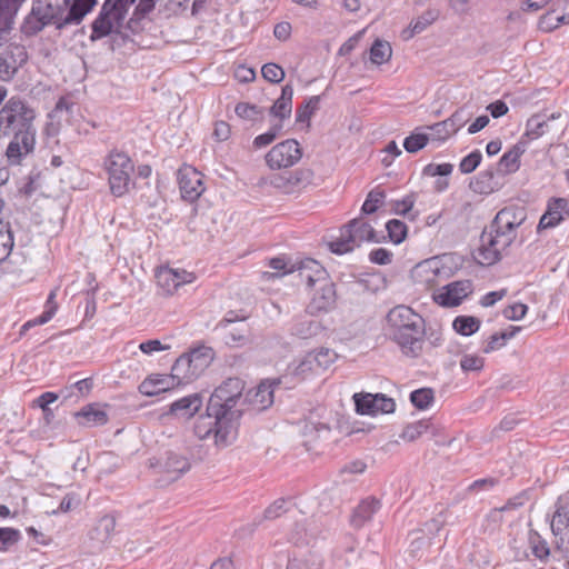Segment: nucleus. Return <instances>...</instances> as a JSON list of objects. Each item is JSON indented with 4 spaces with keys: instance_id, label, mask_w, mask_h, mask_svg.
Listing matches in <instances>:
<instances>
[{
    "instance_id": "f257e3e1",
    "label": "nucleus",
    "mask_w": 569,
    "mask_h": 569,
    "mask_svg": "<svg viewBox=\"0 0 569 569\" xmlns=\"http://www.w3.org/2000/svg\"><path fill=\"white\" fill-rule=\"evenodd\" d=\"M7 94V88L0 86V139L9 140L4 151L7 162L19 166L36 150L37 111L19 96L6 100Z\"/></svg>"
},
{
    "instance_id": "f03ea898",
    "label": "nucleus",
    "mask_w": 569,
    "mask_h": 569,
    "mask_svg": "<svg viewBox=\"0 0 569 569\" xmlns=\"http://www.w3.org/2000/svg\"><path fill=\"white\" fill-rule=\"evenodd\" d=\"M97 4L98 0H33L20 31L26 37H34L48 26H54L58 31L79 26Z\"/></svg>"
},
{
    "instance_id": "7ed1b4c3",
    "label": "nucleus",
    "mask_w": 569,
    "mask_h": 569,
    "mask_svg": "<svg viewBox=\"0 0 569 569\" xmlns=\"http://www.w3.org/2000/svg\"><path fill=\"white\" fill-rule=\"evenodd\" d=\"M390 337L399 346L401 352L417 358L422 351L425 320L410 307L399 305L387 315Z\"/></svg>"
},
{
    "instance_id": "20e7f679",
    "label": "nucleus",
    "mask_w": 569,
    "mask_h": 569,
    "mask_svg": "<svg viewBox=\"0 0 569 569\" xmlns=\"http://www.w3.org/2000/svg\"><path fill=\"white\" fill-rule=\"evenodd\" d=\"M137 0H116L114 2L104 1L100 12L91 23V42L98 41L113 33H120L128 9ZM157 0H139L136 12L146 16L156 7Z\"/></svg>"
},
{
    "instance_id": "39448f33",
    "label": "nucleus",
    "mask_w": 569,
    "mask_h": 569,
    "mask_svg": "<svg viewBox=\"0 0 569 569\" xmlns=\"http://www.w3.org/2000/svg\"><path fill=\"white\" fill-rule=\"evenodd\" d=\"M236 423L226 416V411L211 410L207 402L204 413L199 415L194 422L193 432L200 440L212 437L217 447H227L231 443V432Z\"/></svg>"
},
{
    "instance_id": "423d86ee",
    "label": "nucleus",
    "mask_w": 569,
    "mask_h": 569,
    "mask_svg": "<svg viewBox=\"0 0 569 569\" xmlns=\"http://www.w3.org/2000/svg\"><path fill=\"white\" fill-rule=\"evenodd\" d=\"M380 242V238L372 226L362 218L349 221L340 229V237L328 243L329 250L336 254H345L353 251L362 242Z\"/></svg>"
},
{
    "instance_id": "0eeeda50",
    "label": "nucleus",
    "mask_w": 569,
    "mask_h": 569,
    "mask_svg": "<svg viewBox=\"0 0 569 569\" xmlns=\"http://www.w3.org/2000/svg\"><path fill=\"white\" fill-rule=\"evenodd\" d=\"M110 192L114 197H123L133 186L131 174L134 170L131 158L123 151L111 150L104 158Z\"/></svg>"
},
{
    "instance_id": "6e6552de",
    "label": "nucleus",
    "mask_w": 569,
    "mask_h": 569,
    "mask_svg": "<svg viewBox=\"0 0 569 569\" xmlns=\"http://www.w3.org/2000/svg\"><path fill=\"white\" fill-rule=\"evenodd\" d=\"M244 387V381L238 377H231L222 381L208 399L211 410L226 411V416L237 422L243 412L242 409L237 408V405L242 399Z\"/></svg>"
},
{
    "instance_id": "1a4fd4ad",
    "label": "nucleus",
    "mask_w": 569,
    "mask_h": 569,
    "mask_svg": "<svg viewBox=\"0 0 569 569\" xmlns=\"http://www.w3.org/2000/svg\"><path fill=\"white\" fill-rule=\"evenodd\" d=\"M516 238L501 230H483L478 248V262L482 266H491L498 262L502 253L512 244Z\"/></svg>"
},
{
    "instance_id": "9d476101",
    "label": "nucleus",
    "mask_w": 569,
    "mask_h": 569,
    "mask_svg": "<svg viewBox=\"0 0 569 569\" xmlns=\"http://www.w3.org/2000/svg\"><path fill=\"white\" fill-rule=\"evenodd\" d=\"M149 465L156 472L164 475L168 481H176L190 470L191 460L184 453L168 450L160 458L150 459Z\"/></svg>"
},
{
    "instance_id": "9b49d317",
    "label": "nucleus",
    "mask_w": 569,
    "mask_h": 569,
    "mask_svg": "<svg viewBox=\"0 0 569 569\" xmlns=\"http://www.w3.org/2000/svg\"><path fill=\"white\" fill-rule=\"evenodd\" d=\"M264 158L272 170L290 168L302 158V148L296 139H287L273 146Z\"/></svg>"
},
{
    "instance_id": "f8f14e48",
    "label": "nucleus",
    "mask_w": 569,
    "mask_h": 569,
    "mask_svg": "<svg viewBox=\"0 0 569 569\" xmlns=\"http://www.w3.org/2000/svg\"><path fill=\"white\" fill-rule=\"evenodd\" d=\"M472 281L469 279L452 281L443 286L441 291L435 293L433 300L442 307H457L472 293Z\"/></svg>"
},
{
    "instance_id": "ddd939ff",
    "label": "nucleus",
    "mask_w": 569,
    "mask_h": 569,
    "mask_svg": "<svg viewBox=\"0 0 569 569\" xmlns=\"http://www.w3.org/2000/svg\"><path fill=\"white\" fill-rule=\"evenodd\" d=\"M315 173L309 168H300L287 174H279L272 179V184L286 194L300 192L310 186Z\"/></svg>"
},
{
    "instance_id": "4468645a",
    "label": "nucleus",
    "mask_w": 569,
    "mask_h": 569,
    "mask_svg": "<svg viewBox=\"0 0 569 569\" xmlns=\"http://www.w3.org/2000/svg\"><path fill=\"white\" fill-rule=\"evenodd\" d=\"M179 188L182 199L193 202L204 191L202 174L192 167H184L178 171Z\"/></svg>"
},
{
    "instance_id": "2eb2a0df",
    "label": "nucleus",
    "mask_w": 569,
    "mask_h": 569,
    "mask_svg": "<svg viewBox=\"0 0 569 569\" xmlns=\"http://www.w3.org/2000/svg\"><path fill=\"white\" fill-rule=\"evenodd\" d=\"M281 382L280 379L261 381L256 388L249 390L243 402L248 403L254 411H263L272 406L274 387Z\"/></svg>"
},
{
    "instance_id": "dca6fc26",
    "label": "nucleus",
    "mask_w": 569,
    "mask_h": 569,
    "mask_svg": "<svg viewBox=\"0 0 569 569\" xmlns=\"http://www.w3.org/2000/svg\"><path fill=\"white\" fill-rule=\"evenodd\" d=\"M569 217V199L552 198L549 200L547 210L540 218L538 230L555 228Z\"/></svg>"
},
{
    "instance_id": "f3484780",
    "label": "nucleus",
    "mask_w": 569,
    "mask_h": 569,
    "mask_svg": "<svg viewBox=\"0 0 569 569\" xmlns=\"http://www.w3.org/2000/svg\"><path fill=\"white\" fill-rule=\"evenodd\" d=\"M311 298L310 312H320L330 310L336 303V289L333 282L327 277L323 282L318 283Z\"/></svg>"
},
{
    "instance_id": "a211bd4d",
    "label": "nucleus",
    "mask_w": 569,
    "mask_h": 569,
    "mask_svg": "<svg viewBox=\"0 0 569 569\" xmlns=\"http://www.w3.org/2000/svg\"><path fill=\"white\" fill-rule=\"evenodd\" d=\"M201 363L190 359L187 353L181 355L171 368L170 379L176 380L177 385L189 383L201 373Z\"/></svg>"
},
{
    "instance_id": "6ab92c4d",
    "label": "nucleus",
    "mask_w": 569,
    "mask_h": 569,
    "mask_svg": "<svg viewBox=\"0 0 569 569\" xmlns=\"http://www.w3.org/2000/svg\"><path fill=\"white\" fill-rule=\"evenodd\" d=\"M158 284L167 292L173 293L180 286L191 283L194 274L186 270L161 268L156 273Z\"/></svg>"
},
{
    "instance_id": "aec40b11",
    "label": "nucleus",
    "mask_w": 569,
    "mask_h": 569,
    "mask_svg": "<svg viewBox=\"0 0 569 569\" xmlns=\"http://www.w3.org/2000/svg\"><path fill=\"white\" fill-rule=\"evenodd\" d=\"M295 271L301 281H305L309 288L316 287L318 283L323 282L328 277L326 269L315 259L306 258L296 261Z\"/></svg>"
},
{
    "instance_id": "412c9836",
    "label": "nucleus",
    "mask_w": 569,
    "mask_h": 569,
    "mask_svg": "<svg viewBox=\"0 0 569 569\" xmlns=\"http://www.w3.org/2000/svg\"><path fill=\"white\" fill-rule=\"evenodd\" d=\"M203 406L201 393H191L173 401L167 411V415L177 418L190 419L194 417Z\"/></svg>"
},
{
    "instance_id": "4be33fe9",
    "label": "nucleus",
    "mask_w": 569,
    "mask_h": 569,
    "mask_svg": "<svg viewBox=\"0 0 569 569\" xmlns=\"http://www.w3.org/2000/svg\"><path fill=\"white\" fill-rule=\"evenodd\" d=\"M550 527L555 537H560L556 541L557 548H560L565 541L563 535L569 536V497L558 499Z\"/></svg>"
},
{
    "instance_id": "5701e85b",
    "label": "nucleus",
    "mask_w": 569,
    "mask_h": 569,
    "mask_svg": "<svg viewBox=\"0 0 569 569\" xmlns=\"http://www.w3.org/2000/svg\"><path fill=\"white\" fill-rule=\"evenodd\" d=\"M103 407L100 403L86 405L74 413L78 425L87 428L104 426L109 417Z\"/></svg>"
},
{
    "instance_id": "b1692460",
    "label": "nucleus",
    "mask_w": 569,
    "mask_h": 569,
    "mask_svg": "<svg viewBox=\"0 0 569 569\" xmlns=\"http://www.w3.org/2000/svg\"><path fill=\"white\" fill-rule=\"evenodd\" d=\"M526 144L521 139L505 152L497 163V171L501 174L516 172L520 167V157L526 152Z\"/></svg>"
},
{
    "instance_id": "393cba45",
    "label": "nucleus",
    "mask_w": 569,
    "mask_h": 569,
    "mask_svg": "<svg viewBox=\"0 0 569 569\" xmlns=\"http://www.w3.org/2000/svg\"><path fill=\"white\" fill-rule=\"evenodd\" d=\"M381 503L378 499L369 497L363 499L353 510L350 523L353 528H361L366 522L372 519L373 515L380 509Z\"/></svg>"
},
{
    "instance_id": "a878e982",
    "label": "nucleus",
    "mask_w": 569,
    "mask_h": 569,
    "mask_svg": "<svg viewBox=\"0 0 569 569\" xmlns=\"http://www.w3.org/2000/svg\"><path fill=\"white\" fill-rule=\"evenodd\" d=\"M292 98L293 87L287 83L281 89L280 97L273 102L269 109V114L279 119L282 123L284 119H288L292 112Z\"/></svg>"
},
{
    "instance_id": "bb28decb",
    "label": "nucleus",
    "mask_w": 569,
    "mask_h": 569,
    "mask_svg": "<svg viewBox=\"0 0 569 569\" xmlns=\"http://www.w3.org/2000/svg\"><path fill=\"white\" fill-rule=\"evenodd\" d=\"M440 12L438 9H428L416 20H412L407 29L401 32L403 40H410L416 34L423 32L429 26L438 20Z\"/></svg>"
},
{
    "instance_id": "cd10ccee",
    "label": "nucleus",
    "mask_w": 569,
    "mask_h": 569,
    "mask_svg": "<svg viewBox=\"0 0 569 569\" xmlns=\"http://www.w3.org/2000/svg\"><path fill=\"white\" fill-rule=\"evenodd\" d=\"M493 168L479 172L469 183V188L479 194H489L497 189Z\"/></svg>"
},
{
    "instance_id": "c85d7f7f",
    "label": "nucleus",
    "mask_w": 569,
    "mask_h": 569,
    "mask_svg": "<svg viewBox=\"0 0 569 569\" xmlns=\"http://www.w3.org/2000/svg\"><path fill=\"white\" fill-rule=\"evenodd\" d=\"M169 380L167 376L151 375L140 383L139 391L148 397L157 396L170 389Z\"/></svg>"
},
{
    "instance_id": "c756f323",
    "label": "nucleus",
    "mask_w": 569,
    "mask_h": 569,
    "mask_svg": "<svg viewBox=\"0 0 569 569\" xmlns=\"http://www.w3.org/2000/svg\"><path fill=\"white\" fill-rule=\"evenodd\" d=\"M26 0H0V24L9 26L13 30L18 11Z\"/></svg>"
},
{
    "instance_id": "7c9ffc66",
    "label": "nucleus",
    "mask_w": 569,
    "mask_h": 569,
    "mask_svg": "<svg viewBox=\"0 0 569 569\" xmlns=\"http://www.w3.org/2000/svg\"><path fill=\"white\" fill-rule=\"evenodd\" d=\"M528 543L532 555L540 561H547L550 556L548 541L536 530H530Z\"/></svg>"
},
{
    "instance_id": "2f4dec72",
    "label": "nucleus",
    "mask_w": 569,
    "mask_h": 569,
    "mask_svg": "<svg viewBox=\"0 0 569 569\" xmlns=\"http://www.w3.org/2000/svg\"><path fill=\"white\" fill-rule=\"evenodd\" d=\"M116 529V518L112 515L101 517L94 529L92 530L91 538L97 539L99 542L108 541L113 535Z\"/></svg>"
},
{
    "instance_id": "473e14b6",
    "label": "nucleus",
    "mask_w": 569,
    "mask_h": 569,
    "mask_svg": "<svg viewBox=\"0 0 569 569\" xmlns=\"http://www.w3.org/2000/svg\"><path fill=\"white\" fill-rule=\"evenodd\" d=\"M14 246V237L9 221H0V263L8 259Z\"/></svg>"
},
{
    "instance_id": "72a5a7b5",
    "label": "nucleus",
    "mask_w": 569,
    "mask_h": 569,
    "mask_svg": "<svg viewBox=\"0 0 569 569\" xmlns=\"http://www.w3.org/2000/svg\"><path fill=\"white\" fill-rule=\"evenodd\" d=\"M321 96H312L303 101L301 106L296 109V122L303 123L310 121V118L319 109Z\"/></svg>"
},
{
    "instance_id": "f704fd0d",
    "label": "nucleus",
    "mask_w": 569,
    "mask_h": 569,
    "mask_svg": "<svg viewBox=\"0 0 569 569\" xmlns=\"http://www.w3.org/2000/svg\"><path fill=\"white\" fill-rule=\"evenodd\" d=\"M19 70V66L16 63L14 52L6 51L0 53V79L2 81H11Z\"/></svg>"
},
{
    "instance_id": "c9c22d12",
    "label": "nucleus",
    "mask_w": 569,
    "mask_h": 569,
    "mask_svg": "<svg viewBox=\"0 0 569 569\" xmlns=\"http://www.w3.org/2000/svg\"><path fill=\"white\" fill-rule=\"evenodd\" d=\"M480 325V320L472 316H458L452 322L455 331L466 337L476 333Z\"/></svg>"
},
{
    "instance_id": "e433bc0d",
    "label": "nucleus",
    "mask_w": 569,
    "mask_h": 569,
    "mask_svg": "<svg viewBox=\"0 0 569 569\" xmlns=\"http://www.w3.org/2000/svg\"><path fill=\"white\" fill-rule=\"evenodd\" d=\"M392 56V48L388 41L377 39L370 49V60L375 64L388 62Z\"/></svg>"
},
{
    "instance_id": "4c0bfd02",
    "label": "nucleus",
    "mask_w": 569,
    "mask_h": 569,
    "mask_svg": "<svg viewBox=\"0 0 569 569\" xmlns=\"http://www.w3.org/2000/svg\"><path fill=\"white\" fill-rule=\"evenodd\" d=\"M469 120L468 112L461 108L455 111L448 119L436 123L437 128H447L450 127V130H446V134L456 133L460 128H462Z\"/></svg>"
},
{
    "instance_id": "58836bf2",
    "label": "nucleus",
    "mask_w": 569,
    "mask_h": 569,
    "mask_svg": "<svg viewBox=\"0 0 569 569\" xmlns=\"http://www.w3.org/2000/svg\"><path fill=\"white\" fill-rule=\"evenodd\" d=\"M337 355L333 350L321 348L318 351L309 352V359L319 371L328 369L336 360Z\"/></svg>"
},
{
    "instance_id": "ea45409f",
    "label": "nucleus",
    "mask_w": 569,
    "mask_h": 569,
    "mask_svg": "<svg viewBox=\"0 0 569 569\" xmlns=\"http://www.w3.org/2000/svg\"><path fill=\"white\" fill-rule=\"evenodd\" d=\"M547 128L548 121L540 114H535L528 119L523 137H527L530 140L538 139L546 132Z\"/></svg>"
},
{
    "instance_id": "a19ab883",
    "label": "nucleus",
    "mask_w": 569,
    "mask_h": 569,
    "mask_svg": "<svg viewBox=\"0 0 569 569\" xmlns=\"http://www.w3.org/2000/svg\"><path fill=\"white\" fill-rule=\"evenodd\" d=\"M386 229L390 241L395 244H399L405 241L408 233L407 224L399 219L389 220L386 223Z\"/></svg>"
},
{
    "instance_id": "79ce46f5",
    "label": "nucleus",
    "mask_w": 569,
    "mask_h": 569,
    "mask_svg": "<svg viewBox=\"0 0 569 569\" xmlns=\"http://www.w3.org/2000/svg\"><path fill=\"white\" fill-rule=\"evenodd\" d=\"M319 323L312 320L296 321L291 328V333L300 339H308L317 335Z\"/></svg>"
},
{
    "instance_id": "37998d69",
    "label": "nucleus",
    "mask_w": 569,
    "mask_h": 569,
    "mask_svg": "<svg viewBox=\"0 0 569 569\" xmlns=\"http://www.w3.org/2000/svg\"><path fill=\"white\" fill-rule=\"evenodd\" d=\"M433 400L435 395L430 388H421L410 393L411 403L420 410L429 408Z\"/></svg>"
},
{
    "instance_id": "c03bdc74",
    "label": "nucleus",
    "mask_w": 569,
    "mask_h": 569,
    "mask_svg": "<svg viewBox=\"0 0 569 569\" xmlns=\"http://www.w3.org/2000/svg\"><path fill=\"white\" fill-rule=\"evenodd\" d=\"M269 267L277 271L271 276L280 277L295 272L296 261H292L286 256L274 257L269 260Z\"/></svg>"
},
{
    "instance_id": "a18cd8bd",
    "label": "nucleus",
    "mask_w": 569,
    "mask_h": 569,
    "mask_svg": "<svg viewBox=\"0 0 569 569\" xmlns=\"http://www.w3.org/2000/svg\"><path fill=\"white\" fill-rule=\"evenodd\" d=\"M290 369V375L297 378L299 381L307 379L310 375L317 373L318 370L309 359V353H307L297 366Z\"/></svg>"
},
{
    "instance_id": "49530a36",
    "label": "nucleus",
    "mask_w": 569,
    "mask_h": 569,
    "mask_svg": "<svg viewBox=\"0 0 569 569\" xmlns=\"http://www.w3.org/2000/svg\"><path fill=\"white\" fill-rule=\"evenodd\" d=\"M248 328L247 326H242L241 328H236L234 330H230L224 335V343L231 348H238L247 345L249 342L248 338Z\"/></svg>"
},
{
    "instance_id": "de8ad7c7",
    "label": "nucleus",
    "mask_w": 569,
    "mask_h": 569,
    "mask_svg": "<svg viewBox=\"0 0 569 569\" xmlns=\"http://www.w3.org/2000/svg\"><path fill=\"white\" fill-rule=\"evenodd\" d=\"M385 198L386 193L382 190L370 191L361 207V212L365 214L375 213L378 210L379 206L383 203Z\"/></svg>"
},
{
    "instance_id": "09e8293b",
    "label": "nucleus",
    "mask_w": 569,
    "mask_h": 569,
    "mask_svg": "<svg viewBox=\"0 0 569 569\" xmlns=\"http://www.w3.org/2000/svg\"><path fill=\"white\" fill-rule=\"evenodd\" d=\"M429 142V136L426 133L412 132L403 141V148L409 153H416L423 149Z\"/></svg>"
},
{
    "instance_id": "8fccbe9b",
    "label": "nucleus",
    "mask_w": 569,
    "mask_h": 569,
    "mask_svg": "<svg viewBox=\"0 0 569 569\" xmlns=\"http://www.w3.org/2000/svg\"><path fill=\"white\" fill-rule=\"evenodd\" d=\"M430 428V423L426 420H420L413 423L408 425L400 435V438L407 441H415L422 433L427 432Z\"/></svg>"
},
{
    "instance_id": "3c124183",
    "label": "nucleus",
    "mask_w": 569,
    "mask_h": 569,
    "mask_svg": "<svg viewBox=\"0 0 569 569\" xmlns=\"http://www.w3.org/2000/svg\"><path fill=\"white\" fill-rule=\"evenodd\" d=\"M496 216H505V219L521 226L527 219V211L521 206H509L501 209Z\"/></svg>"
},
{
    "instance_id": "603ef678",
    "label": "nucleus",
    "mask_w": 569,
    "mask_h": 569,
    "mask_svg": "<svg viewBox=\"0 0 569 569\" xmlns=\"http://www.w3.org/2000/svg\"><path fill=\"white\" fill-rule=\"evenodd\" d=\"M261 74L264 80L271 83H280L286 77L283 68L273 62L264 63L261 68Z\"/></svg>"
},
{
    "instance_id": "864d4df0",
    "label": "nucleus",
    "mask_w": 569,
    "mask_h": 569,
    "mask_svg": "<svg viewBox=\"0 0 569 569\" xmlns=\"http://www.w3.org/2000/svg\"><path fill=\"white\" fill-rule=\"evenodd\" d=\"M282 123L278 122L269 128V130L262 134H259L253 140V147L260 149L271 144L282 130Z\"/></svg>"
},
{
    "instance_id": "5fc2aeb1",
    "label": "nucleus",
    "mask_w": 569,
    "mask_h": 569,
    "mask_svg": "<svg viewBox=\"0 0 569 569\" xmlns=\"http://www.w3.org/2000/svg\"><path fill=\"white\" fill-rule=\"evenodd\" d=\"M187 356L196 360L198 363H201V372L211 363L214 352L213 349L210 347H199L196 349H192Z\"/></svg>"
},
{
    "instance_id": "6e6d98bb",
    "label": "nucleus",
    "mask_w": 569,
    "mask_h": 569,
    "mask_svg": "<svg viewBox=\"0 0 569 569\" xmlns=\"http://www.w3.org/2000/svg\"><path fill=\"white\" fill-rule=\"evenodd\" d=\"M482 153L480 150H473L466 157H463L459 163V170L463 174L473 172L481 163Z\"/></svg>"
},
{
    "instance_id": "4d7b16f0",
    "label": "nucleus",
    "mask_w": 569,
    "mask_h": 569,
    "mask_svg": "<svg viewBox=\"0 0 569 569\" xmlns=\"http://www.w3.org/2000/svg\"><path fill=\"white\" fill-rule=\"evenodd\" d=\"M288 503H290V501L284 498L277 499L264 510V519L274 520L284 515L289 511Z\"/></svg>"
},
{
    "instance_id": "13d9d810",
    "label": "nucleus",
    "mask_w": 569,
    "mask_h": 569,
    "mask_svg": "<svg viewBox=\"0 0 569 569\" xmlns=\"http://www.w3.org/2000/svg\"><path fill=\"white\" fill-rule=\"evenodd\" d=\"M356 410L357 412L361 415H373V407H375V395L367 393V395H360L356 393L353 396Z\"/></svg>"
},
{
    "instance_id": "bf43d9fd",
    "label": "nucleus",
    "mask_w": 569,
    "mask_h": 569,
    "mask_svg": "<svg viewBox=\"0 0 569 569\" xmlns=\"http://www.w3.org/2000/svg\"><path fill=\"white\" fill-rule=\"evenodd\" d=\"M373 407V415L377 413H391L396 409V402L392 398L387 397L383 393H376Z\"/></svg>"
},
{
    "instance_id": "052dcab7",
    "label": "nucleus",
    "mask_w": 569,
    "mask_h": 569,
    "mask_svg": "<svg viewBox=\"0 0 569 569\" xmlns=\"http://www.w3.org/2000/svg\"><path fill=\"white\" fill-rule=\"evenodd\" d=\"M21 538L20 531L13 528H0V551H7Z\"/></svg>"
},
{
    "instance_id": "680f3d73",
    "label": "nucleus",
    "mask_w": 569,
    "mask_h": 569,
    "mask_svg": "<svg viewBox=\"0 0 569 569\" xmlns=\"http://www.w3.org/2000/svg\"><path fill=\"white\" fill-rule=\"evenodd\" d=\"M236 114L246 120H256L262 114V109L247 102H239L234 108Z\"/></svg>"
},
{
    "instance_id": "e2e57ef3",
    "label": "nucleus",
    "mask_w": 569,
    "mask_h": 569,
    "mask_svg": "<svg viewBox=\"0 0 569 569\" xmlns=\"http://www.w3.org/2000/svg\"><path fill=\"white\" fill-rule=\"evenodd\" d=\"M485 366V359L478 355H463L460 359L461 369L467 371H481Z\"/></svg>"
},
{
    "instance_id": "0e129e2a",
    "label": "nucleus",
    "mask_w": 569,
    "mask_h": 569,
    "mask_svg": "<svg viewBox=\"0 0 569 569\" xmlns=\"http://www.w3.org/2000/svg\"><path fill=\"white\" fill-rule=\"evenodd\" d=\"M321 560L317 556L311 555L306 559H293L289 561L287 569H321Z\"/></svg>"
},
{
    "instance_id": "69168bd1",
    "label": "nucleus",
    "mask_w": 569,
    "mask_h": 569,
    "mask_svg": "<svg viewBox=\"0 0 569 569\" xmlns=\"http://www.w3.org/2000/svg\"><path fill=\"white\" fill-rule=\"evenodd\" d=\"M556 8H550L546 13H543L538 21V29L543 32H552L557 28L556 23Z\"/></svg>"
},
{
    "instance_id": "338daca9",
    "label": "nucleus",
    "mask_w": 569,
    "mask_h": 569,
    "mask_svg": "<svg viewBox=\"0 0 569 569\" xmlns=\"http://www.w3.org/2000/svg\"><path fill=\"white\" fill-rule=\"evenodd\" d=\"M518 227L519 226L516 224L515 222L512 223V221L506 220L505 216H496L492 222L490 223L491 230H501L506 233H510V236L513 238L517 237L516 230Z\"/></svg>"
},
{
    "instance_id": "774afa93",
    "label": "nucleus",
    "mask_w": 569,
    "mask_h": 569,
    "mask_svg": "<svg viewBox=\"0 0 569 569\" xmlns=\"http://www.w3.org/2000/svg\"><path fill=\"white\" fill-rule=\"evenodd\" d=\"M392 252L385 248H377L370 251L369 260L372 263L386 266L392 261Z\"/></svg>"
}]
</instances>
